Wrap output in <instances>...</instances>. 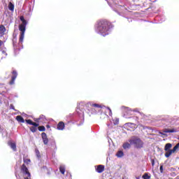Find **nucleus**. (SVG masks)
<instances>
[{"instance_id":"1","label":"nucleus","mask_w":179,"mask_h":179,"mask_svg":"<svg viewBox=\"0 0 179 179\" xmlns=\"http://www.w3.org/2000/svg\"><path fill=\"white\" fill-rule=\"evenodd\" d=\"M94 30L98 34L106 37L110 34V23L106 20L97 21L94 26Z\"/></svg>"},{"instance_id":"2","label":"nucleus","mask_w":179,"mask_h":179,"mask_svg":"<svg viewBox=\"0 0 179 179\" xmlns=\"http://www.w3.org/2000/svg\"><path fill=\"white\" fill-rule=\"evenodd\" d=\"M112 8L113 10L116 12V13H117V15H120V16H123L124 15H125L126 10H128V8L127 7L122 6V4L117 3L115 1H113Z\"/></svg>"},{"instance_id":"3","label":"nucleus","mask_w":179,"mask_h":179,"mask_svg":"<svg viewBox=\"0 0 179 179\" xmlns=\"http://www.w3.org/2000/svg\"><path fill=\"white\" fill-rule=\"evenodd\" d=\"M130 145H133L136 149H142L143 148V141L138 137H132L129 140Z\"/></svg>"},{"instance_id":"4","label":"nucleus","mask_w":179,"mask_h":179,"mask_svg":"<svg viewBox=\"0 0 179 179\" xmlns=\"http://www.w3.org/2000/svg\"><path fill=\"white\" fill-rule=\"evenodd\" d=\"M26 26L27 24H21L19 25V30L21 31L20 34L19 44H23V40H24V33L26 32Z\"/></svg>"},{"instance_id":"5","label":"nucleus","mask_w":179,"mask_h":179,"mask_svg":"<svg viewBox=\"0 0 179 179\" xmlns=\"http://www.w3.org/2000/svg\"><path fill=\"white\" fill-rule=\"evenodd\" d=\"M20 175L22 176L24 179H31L30 172H29L27 166H26V165L24 164H22V166H21Z\"/></svg>"},{"instance_id":"6","label":"nucleus","mask_w":179,"mask_h":179,"mask_svg":"<svg viewBox=\"0 0 179 179\" xmlns=\"http://www.w3.org/2000/svg\"><path fill=\"white\" fill-rule=\"evenodd\" d=\"M87 106H90L91 108H90V109H88V110H89V111H91L92 114H96V112L97 110H96V109H94V108H104V107H106L104 106H101L98 103H93L92 102L87 103Z\"/></svg>"},{"instance_id":"7","label":"nucleus","mask_w":179,"mask_h":179,"mask_svg":"<svg viewBox=\"0 0 179 179\" xmlns=\"http://www.w3.org/2000/svg\"><path fill=\"white\" fill-rule=\"evenodd\" d=\"M133 113H138V117H136V122L137 124H139V118H145V115L141 112H139L138 108H134L132 109Z\"/></svg>"},{"instance_id":"8","label":"nucleus","mask_w":179,"mask_h":179,"mask_svg":"<svg viewBox=\"0 0 179 179\" xmlns=\"http://www.w3.org/2000/svg\"><path fill=\"white\" fill-rule=\"evenodd\" d=\"M16 78H17V71H16V70H13L11 72V80L9 82V85H15Z\"/></svg>"},{"instance_id":"9","label":"nucleus","mask_w":179,"mask_h":179,"mask_svg":"<svg viewBox=\"0 0 179 179\" xmlns=\"http://www.w3.org/2000/svg\"><path fill=\"white\" fill-rule=\"evenodd\" d=\"M0 51L1 52L2 55L1 59H3V58H6L8 57V50L5 46L1 47Z\"/></svg>"},{"instance_id":"10","label":"nucleus","mask_w":179,"mask_h":179,"mask_svg":"<svg viewBox=\"0 0 179 179\" xmlns=\"http://www.w3.org/2000/svg\"><path fill=\"white\" fill-rule=\"evenodd\" d=\"M41 136L44 145H48V138H47V134L43 132L41 134Z\"/></svg>"},{"instance_id":"11","label":"nucleus","mask_w":179,"mask_h":179,"mask_svg":"<svg viewBox=\"0 0 179 179\" xmlns=\"http://www.w3.org/2000/svg\"><path fill=\"white\" fill-rule=\"evenodd\" d=\"M64 128H65V124L64 123V122H60L58 123L57 129L59 131H64Z\"/></svg>"},{"instance_id":"12","label":"nucleus","mask_w":179,"mask_h":179,"mask_svg":"<svg viewBox=\"0 0 179 179\" xmlns=\"http://www.w3.org/2000/svg\"><path fill=\"white\" fill-rule=\"evenodd\" d=\"M6 31V28L3 25H0V36L2 37L5 34V32Z\"/></svg>"},{"instance_id":"13","label":"nucleus","mask_w":179,"mask_h":179,"mask_svg":"<svg viewBox=\"0 0 179 179\" xmlns=\"http://www.w3.org/2000/svg\"><path fill=\"white\" fill-rule=\"evenodd\" d=\"M96 173H103L104 171V166L103 165H99L96 168Z\"/></svg>"},{"instance_id":"14","label":"nucleus","mask_w":179,"mask_h":179,"mask_svg":"<svg viewBox=\"0 0 179 179\" xmlns=\"http://www.w3.org/2000/svg\"><path fill=\"white\" fill-rule=\"evenodd\" d=\"M164 132H165V134H173L174 132H177V130H176L175 129H166L164 130Z\"/></svg>"},{"instance_id":"15","label":"nucleus","mask_w":179,"mask_h":179,"mask_svg":"<svg viewBox=\"0 0 179 179\" xmlns=\"http://www.w3.org/2000/svg\"><path fill=\"white\" fill-rule=\"evenodd\" d=\"M165 152H166L165 157H170V156H171V155H173V153H174V152L172 150H168Z\"/></svg>"},{"instance_id":"16","label":"nucleus","mask_w":179,"mask_h":179,"mask_svg":"<svg viewBox=\"0 0 179 179\" xmlns=\"http://www.w3.org/2000/svg\"><path fill=\"white\" fill-rule=\"evenodd\" d=\"M126 113L128 115H134V112L131 108H126Z\"/></svg>"},{"instance_id":"17","label":"nucleus","mask_w":179,"mask_h":179,"mask_svg":"<svg viewBox=\"0 0 179 179\" xmlns=\"http://www.w3.org/2000/svg\"><path fill=\"white\" fill-rule=\"evenodd\" d=\"M8 9L11 12H13V10H15V5H13V3H12V2H10L8 3Z\"/></svg>"},{"instance_id":"18","label":"nucleus","mask_w":179,"mask_h":179,"mask_svg":"<svg viewBox=\"0 0 179 179\" xmlns=\"http://www.w3.org/2000/svg\"><path fill=\"white\" fill-rule=\"evenodd\" d=\"M16 120H17V121H18V122H22V123L24 122V119L23 118V117H22L20 115L17 116Z\"/></svg>"},{"instance_id":"19","label":"nucleus","mask_w":179,"mask_h":179,"mask_svg":"<svg viewBox=\"0 0 179 179\" xmlns=\"http://www.w3.org/2000/svg\"><path fill=\"white\" fill-rule=\"evenodd\" d=\"M173 145H171V143H166L165 145V148H164V150L167 151V150H170V149H171Z\"/></svg>"},{"instance_id":"20","label":"nucleus","mask_w":179,"mask_h":179,"mask_svg":"<svg viewBox=\"0 0 179 179\" xmlns=\"http://www.w3.org/2000/svg\"><path fill=\"white\" fill-rule=\"evenodd\" d=\"M59 171L60 173H62V174H65V165H61L59 166Z\"/></svg>"},{"instance_id":"21","label":"nucleus","mask_w":179,"mask_h":179,"mask_svg":"<svg viewBox=\"0 0 179 179\" xmlns=\"http://www.w3.org/2000/svg\"><path fill=\"white\" fill-rule=\"evenodd\" d=\"M131 144L129 143H124L122 146L124 149H129V148H131Z\"/></svg>"},{"instance_id":"22","label":"nucleus","mask_w":179,"mask_h":179,"mask_svg":"<svg viewBox=\"0 0 179 179\" xmlns=\"http://www.w3.org/2000/svg\"><path fill=\"white\" fill-rule=\"evenodd\" d=\"M10 146L14 152H16V144L15 143H10Z\"/></svg>"},{"instance_id":"23","label":"nucleus","mask_w":179,"mask_h":179,"mask_svg":"<svg viewBox=\"0 0 179 179\" xmlns=\"http://www.w3.org/2000/svg\"><path fill=\"white\" fill-rule=\"evenodd\" d=\"M117 157H122L124 156V152L120 150L116 153Z\"/></svg>"},{"instance_id":"24","label":"nucleus","mask_w":179,"mask_h":179,"mask_svg":"<svg viewBox=\"0 0 179 179\" xmlns=\"http://www.w3.org/2000/svg\"><path fill=\"white\" fill-rule=\"evenodd\" d=\"M35 153L38 159H40V157H41V155H40V151L38 150V149L37 148L35 149Z\"/></svg>"},{"instance_id":"25","label":"nucleus","mask_w":179,"mask_h":179,"mask_svg":"<svg viewBox=\"0 0 179 179\" xmlns=\"http://www.w3.org/2000/svg\"><path fill=\"white\" fill-rule=\"evenodd\" d=\"M20 20H21V22H22V24H27V21H26V20H24V17H23V16H20Z\"/></svg>"},{"instance_id":"26","label":"nucleus","mask_w":179,"mask_h":179,"mask_svg":"<svg viewBox=\"0 0 179 179\" xmlns=\"http://www.w3.org/2000/svg\"><path fill=\"white\" fill-rule=\"evenodd\" d=\"M178 148H179V143L177 145H176V146L173 147V148L172 149V152H173V153H175L176 151L177 150V149H178Z\"/></svg>"},{"instance_id":"27","label":"nucleus","mask_w":179,"mask_h":179,"mask_svg":"<svg viewBox=\"0 0 179 179\" xmlns=\"http://www.w3.org/2000/svg\"><path fill=\"white\" fill-rule=\"evenodd\" d=\"M143 179H150V176H149V174H148V173H145L143 174Z\"/></svg>"},{"instance_id":"28","label":"nucleus","mask_w":179,"mask_h":179,"mask_svg":"<svg viewBox=\"0 0 179 179\" xmlns=\"http://www.w3.org/2000/svg\"><path fill=\"white\" fill-rule=\"evenodd\" d=\"M38 131H40L41 132H44V131H45V127L44 126H40L38 127Z\"/></svg>"},{"instance_id":"29","label":"nucleus","mask_w":179,"mask_h":179,"mask_svg":"<svg viewBox=\"0 0 179 179\" xmlns=\"http://www.w3.org/2000/svg\"><path fill=\"white\" fill-rule=\"evenodd\" d=\"M118 122H120V120L118 118H116L115 120H113L114 125H117Z\"/></svg>"},{"instance_id":"30","label":"nucleus","mask_w":179,"mask_h":179,"mask_svg":"<svg viewBox=\"0 0 179 179\" xmlns=\"http://www.w3.org/2000/svg\"><path fill=\"white\" fill-rule=\"evenodd\" d=\"M25 121L27 124H29V125H32L33 124V121H31V120H26Z\"/></svg>"},{"instance_id":"31","label":"nucleus","mask_w":179,"mask_h":179,"mask_svg":"<svg viewBox=\"0 0 179 179\" xmlns=\"http://www.w3.org/2000/svg\"><path fill=\"white\" fill-rule=\"evenodd\" d=\"M107 110L108 111V115L111 117L113 115V112L110 108H107Z\"/></svg>"},{"instance_id":"32","label":"nucleus","mask_w":179,"mask_h":179,"mask_svg":"<svg viewBox=\"0 0 179 179\" xmlns=\"http://www.w3.org/2000/svg\"><path fill=\"white\" fill-rule=\"evenodd\" d=\"M0 47L2 48V47H5V42L0 40Z\"/></svg>"},{"instance_id":"33","label":"nucleus","mask_w":179,"mask_h":179,"mask_svg":"<svg viewBox=\"0 0 179 179\" xmlns=\"http://www.w3.org/2000/svg\"><path fill=\"white\" fill-rule=\"evenodd\" d=\"M30 130L31 131V132H36V131H37V129L34 127H31Z\"/></svg>"},{"instance_id":"34","label":"nucleus","mask_w":179,"mask_h":179,"mask_svg":"<svg viewBox=\"0 0 179 179\" xmlns=\"http://www.w3.org/2000/svg\"><path fill=\"white\" fill-rule=\"evenodd\" d=\"M24 163H27V164H29V163H30V159H24Z\"/></svg>"},{"instance_id":"35","label":"nucleus","mask_w":179,"mask_h":179,"mask_svg":"<svg viewBox=\"0 0 179 179\" xmlns=\"http://www.w3.org/2000/svg\"><path fill=\"white\" fill-rule=\"evenodd\" d=\"M10 108L11 110H14L15 111H16V110L15 109V106H14L13 104H11V105L10 106Z\"/></svg>"},{"instance_id":"36","label":"nucleus","mask_w":179,"mask_h":179,"mask_svg":"<svg viewBox=\"0 0 179 179\" xmlns=\"http://www.w3.org/2000/svg\"><path fill=\"white\" fill-rule=\"evenodd\" d=\"M31 125H33V127H38V124H37V123H36L34 122H32V124Z\"/></svg>"},{"instance_id":"37","label":"nucleus","mask_w":179,"mask_h":179,"mask_svg":"<svg viewBox=\"0 0 179 179\" xmlns=\"http://www.w3.org/2000/svg\"><path fill=\"white\" fill-rule=\"evenodd\" d=\"M159 170L161 173H163V166H160Z\"/></svg>"},{"instance_id":"38","label":"nucleus","mask_w":179,"mask_h":179,"mask_svg":"<svg viewBox=\"0 0 179 179\" xmlns=\"http://www.w3.org/2000/svg\"><path fill=\"white\" fill-rule=\"evenodd\" d=\"M43 118H44V115H41L40 117L38 118V120H41Z\"/></svg>"},{"instance_id":"39","label":"nucleus","mask_w":179,"mask_h":179,"mask_svg":"<svg viewBox=\"0 0 179 179\" xmlns=\"http://www.w3.org/2000/svg\"><path fill=\"white\" fill-rule=\"evenodd\" d=\"M126 125L131 126V125H134V124H132V123H127V124H126Z\"/></svg>"},{"instance_id":"40","label":"nucleus","mask_w":179,"mask_h":179,"mask_svg":"<svg viewBox=\"0 0 179 179\" xmlns=\"http://www.w3.org/2000/svg\"><path fill=\"white\" fill-rule=\"evenodd\" d=\"M152 165L155 166V160L154 159L152 160Z\"/></svg>"},{"instance_id":"41","label":"nucleus","mask_w":179,"mask_h":179,"mask_svg":"<svg viewBox=\"0 0 179 179\" xmlns=\"http://www.w3.org/2000/svg\"><path fill=\"white\" fill-rule=\"evenodd\" d=\"M80 115H81L82 117H83V115H84L83 112H82L81 113H80Z\"/></svg>"},{"instance_id":"42","label":"nucleus","mask_w":179,"mask_h":179,"mask_svg":"<svg viewBox=\"0 0 179 179\" xmlns=\"http://www.w3.org/2000/svg\"><path fill=\"white\" fill-rule=\"evenodd\" d=\"M159 134H160L161 135H166V134L162 133V131H159Z\"/></svg>"},{"instance_id":"43","label":"nucleus","mask_w":179,"mask_h":179,"mask_svg":"<svg viewBox=\"0 0 179 179\" xmlns=\"http://www.w3.org/2000/svg\"><path fill=\"white\" fill-rule=\"evenodd\" d=\"M177 173H179V167L176 169Z\"/></svg>"},{"instance_id":"44","label":"nucleus","mask_w":179,"mask_h":179,"mask_svg":"<svg viewBox=\"0 0 179 179\" xmlns=\"http://www.w3.org/2000/svg\"><path fill=\"white\" fill-rule=\"evenodd\" d=\"M0 104H2V100L0 99Z\"/></svg>"},{"instance_id":"45","label":"nucleus","mask_w":179,"mask_h":179,"mask_svg":"<svg viewBox=\"0 0 179 179\" xmlns=\"http://www.w3.org/2000/svg\"><path fill=\"white\" fill-rule=\"evenodd\" d=\"M47 128H50V125H47Z\"/></svg>"},{"instance_id":"46","label":"nucleus","mask_w":179,"mask_h":179,"mask_svg":"<svg viewBox=\"0 0 179 179\" xmlns=\"http://www.w3.org/2000/svg\"><path fill=\"white\" fill-rule=\"evenodd\" d=\"M77 113H79V110H77Z\"/></svg>"},{"instance_id":"47","label":"nucleus","mask_w":179,"mask_h":179,"mask_svg":"<svg viewBox=\"0 0 179 179\" xmlns=\"http://www.w3.org/2000/svg\"><path fill=\"white\" fill-rule=\"evenodd\" d=\"M155 1H157V0H155Z\"/></svg>"}]
</instances>
